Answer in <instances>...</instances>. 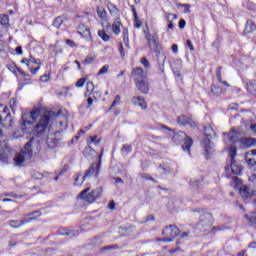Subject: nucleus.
I'll list each match as a JSON object with an SVG mask.
<instances>
[{
    "mask_svg": "<svg viewBox=\"0 0 256 256\" xmlns=\"http://www.w3.org/2000/svg\"><path fill=\"white\" fill-rule=\"evenodd\" d=\"M59 115H61V111H58L57 113L53 111L44 112V114L41 116L39 122L36 124L34 128V135H43L47 127H49V124L53 123V121H55V119H57Z\"/></svg>",
    "mask_w": 256,
    "mask_h": 256,
    "instance_id": "nucleus-1",
    "label": "nucleus"
},
{
    "mask_svg": "<svg viewBox=\"0 0 256 256\" xmlns=\"http://www.w3.org/2000/svg\"><path fill=\"white\" fill-rule=\"evenodd\" d=\"M39 117V110H32L30 112H24L22 114V125L21 130H18L13 133L14 139H19V137H23L25 133H29L27 131V125H33L35 121H37V118Z\"/></svg>",
    "mask_w": 256,
    "mask_h": 256,
    "instance_id": "nucleus-2",
    "label": "nucleus"
},
{
    "mask_svg": "<svg viewBox=\"0 0 256 256\" xmlns=\"http://www.w3.org/2000/svg\"><path fill=\"white\" fill-rule=\"evenodd\" d=\"M213 214L203 213L200 216L199 222L195 226L197 233H211V231H219V227H213Z\"/></svg>",
    "mask_w": 256,
    "mask_h": 256,
    "instance_id": "nucleus-3",
    "label": "nucleus"
},
{
    "mask_svg": "<svg viewBox=\"0 0 256 256\" xmlns=\"http://www.w3.org/2000/svg\"><path fill=\"white\" fill-rule=\"evenodd\" d=\"M204 135L205 138L202 141V146L204 147L206 159H209V155L215 153V144L211 142V139H213V135H215V131H213V128L211 126L205 127Z\"/></svg>",
    "mask_w": 256,
    "mask_h": 256,
    "instance_id": "nucleus-4",
    "label": "nucleus"
},
{
    "mask_svg": "<svg viewBox=\"0 0 256 256\" xmlns=\"http://www.w3.org/2000/svg\"><path fill=\"white\" fill-rule=\"evenodd\" d=\"M31 145H33V139H30V141L25 144L24 148L18 154H16L14 157L16 167H21L24 161H29V159L33 157Z\"/></svg>",
    "mask_w": 256,
    "mask_h": 256,
    "instance_id": "nucleus-5",
    "label": "nucleus"
},
{
    "mask_svg": "<svg viewBox=\"0 0 256 256\" xmlns=\"http://www.w3.org/2000/svg\"><path fill=\"white\" fill-rule=\"evenodd\" d=\"M172 141L176 144L179 145L180 143L184 144L182 145L183 151H186L189 155H191V147H193V138L187 136V134L183 131L177 132L174 134L172 137Z\"/></svg>",
    "mask_w": 256,
    "mask_h": 256,
    "instance_id": "nucleus-6",
    "label": "nucleus"
},
{
    "mask_svg": "<svg viewBox=\"0 0 256 256\" xmlns=\"http://www.w3.org/2000/svg\"><path fill=\"white\" fill-rule=\"evenodd\" d=\"M179 233H181V231L177 228V226L168 225L162 231V235L164 236L162 241L164 243H171L175 237H179Z\"/></svg>",
    "mask_w": 256,
    "mask_h": 256,
    "instance_id": "nucleus-7",
    "label": "nucleus"
},
{
    "mask_svg": "<svg viewBox=\"0 0 256 256\" xmlns=\"http://www.w3.org/2000/svg\"><path fill=\"white\" fill-rule=\"evenodd\" d=\"M0 125L2 127L9 128L13 125V119L11 118V112L9 107L0 105Z\"/></svg>",
    "mask_w": 256,
    "mask_h": 256,
    "instance_id": "nucleus-8",
    "label": "nucleus"
},
{
    "mask_svg": "<svg viewBox=\"0 0 256 256\" xmlns=\"http://www.w3.org/2000/svg\"><path fill=\"white\" fill-rule=\"evenodd\" d=\"M101 159H103V148L99 155L98 163L91 164V166L86 170V172L83 176V181H85L88 177H91V175H93V173H95V169H96L95 177H99V173L101 171Z\"/></svg>",
    "mask_w": 256,
    "mask_h": 256,
    "instance_id": "nucleus-9",
    "label": "nucleus"
},
{
    "mask_svg": "<svg viewBox=\"0 0 256 256\" xmlns=\"http://www.w3.org/2000/svg\"><path fill=\"white\" fill-rule=\"evenodd\" d=\"M144 34L146 37V41L148 43V47L152 51H157V49L159 47V35L157 34V32L151 33L147 30H144Z\"/></svg>",
    "mask_w": 256,
    "mask_h": 256,
    "instance_id": "nucleus-10",
    "label": "nucleus"
},
{
    "mask_svg": "<svg viewBox=\"0 0 256 256\" xmlns=\"http://www.w3.org/2000/svg\"><path fill=\"white\" fill-rule=\"evenodd\" d=\"M148 75H149V71L144 70L141 67L133 68L131 72V77L135 83H139L140 81L147 80Z\"/></svg>",
    "mask_w": 256,
    "mask_h": 256,
    "instance_id": "nucleus-11",
    "label": "nucleus"
},
{
    "mask_svg": "<svg viewBox=\"0 0 256 256\" xmlns=\"http://www.w3.org/2000/svg\"><path fill=\"white\" fill-rule=\"evenodd\" d=\"M78 198H80L82 201H85L86 203H95V197L93 196L91 188L82 190L78 195Z\"/></svg>",
    "mask_w": 256,
    "mask_h": 256,
    "instance_id": "nucleus-12",
    "label": "nucleus"
},
{
    "mask_svg": "<svg viewBox=\"0 0 256 256\" xmlns=\"http://www.w3.org/2000/svg\"><path fill=\"white\" fill-rule=\"evenodd\" d=\"M31 221H35V218H24L22 220H10L9 225L12 229H19L23 227V225H27V223H31Z\"/></svg>",
    "mask_w": 256,
    "mask_h": 256,
    "instance_id": "nucleus-13",
    "label": "nucleus"
},
{
    "mask_svg": "<svg viewBox=\"0 0 256 256\" xmlns=\"http://www.w3.org/2000/svg\"><path fill=\"white\" fill-rule=\"evenodd\" d=\"M177 122L179 125H189V127H197V122H195L194 120L185 115L179 116L177 118Z\"/></svg>",
    "mask_w": 256,
    "mask_h": 256,
    "instance_id": "nucleus-14",
    "label": "nucleus"
},
{
    "mask_svg": "<svg viewBox=\"0 0 256 256\" xmlns=\"http://www.w3.org/2000/svg\"><path fill=\"white\" fill-rule=\"evenodd\" d=\"M135 85L138 91H141L143 95L149 94V81L147 79L142 80L140 82H136Z\"/></svg>",
    "mask_w": 256,
    "mask_h": 256,
    "instance_id": "nucleus-15",
    "label": "nucleus"
},
{
    "mask_svg": "<svg viewBox=\"0 0 256 256\" xmlns=\"http://www.w3.org/2000/svg\"><path fill=\"white\" fill-rule=\"evenodd\" d=\"M245 161L247 165L250 167H255L256 165V150H251L250 152H247L245 155Z\"/></svg>",
    "mask_w": 256,
    "mask_h": 256,
    "instance_id": "nucleus-16",
    "label": "nucleus"
},
{
    "mask_svg": "<svg viewBox=\"0 0 256 256\" xmlns=\"http://www.w3.org/2000/svg\"><path fill=\"white\" fill-rule=\"evenodd\" d=\"M132 103H133V105L140 107L144 111L147 110V102L145 101V98H143L141 96H134L132 98Z\"/></svg>",
    "mask_w": 256,
    "mask_h": 256,
    "instance_id": "nucleus-17",
    "label": "nucleus"
},
{
    "mask_svg": "<svg viewBox=\"0 0 256 256\" xmlns=\"http://www.w3.org/2000/svg\"><path fill=\"white\" fill-rule=\"evenodd\" d=\"M230 169L233 175H241V171H243V166L241 164L237 163V161L232 160L230 162Z\"/></svg>",
    "mask_w": 256,
    "mask_h": 256,
    "instance_id": "nucleus-18",
    "label": "nucleus"
},
{
    "mask_svg": "<svg viewBox=\"0 0 256 256\" xmlns=\"http://www.w3.org/2000/svg\"><path fill=\"white\" fill-rule=\"evenodd\" d=\"M122 25L123 24L121 23V18H115L112 24V32L114 35H120Z\"/></svg>",
    "mask_w": 256,
    "mask_h": 256,
    "instance_id": "nucleus-19",
    "label": "nucleus"
},
{
    "mask_svg": "<svg viewBox=\"0 0 256 256\" xmlns=\"http://www.w3.org/2000/svg\"><path fill=\"white\" fill-rule=\"evenodd\" d=\"M255 30H256L255 22H253V20H247L243 34L249 35V33H253V31Z\"/></svg>",
    "mask_w": 256,
    "mask_h": 256,
    "instance_id": "nucleus-20",
    "label": "nucleus"
},
{
    "mask_svg": "<svg viewBox=\"0 0 256 256\" xmlns=\"http://www.w3.org/2000/svg\"><path fill=\"white\" fill-rule=\"evenodd\" d=\"M227 137L232 143H237V141H239V131L232 128L230 133L227 134Z\"/></svg>",
    "mask_w": 256,
    "mask_h": 256,
    "instance_id": "nucleus-21",
    "label": "nucleus"
},
{
    "mask_svg": "<svg viewBox=\"0 0 256 256\" xmlns=\"http://www.w3.org/2000/svg\"><path fill=\"white\" fill-rule=\"evenodd\" d=\"M108 11L112 17H115V19H121L119 8H117V6H115V4H110L108 6Z\"/></svg>",
    "mask_w": 256,
    "mask_h": 256,
    "instance_id": "nucleus-22",
    "label": "nucleus"
},
{
    "mask_svg": "<svg viewBox=\"0 0 256 256\" xmlns=\"http://www.w3.org/2000/svg\"><path fill=\"white\" fill-rule=\"evenodd\" d=\"M67 21V18L64 16H58L53 21V27H56V29H59L64 23Z\"/></svg>",
    "mask_w": 256,
    "mask_h": 256,
    "instance_id": "nucleus-23",
    "label": "nucleus"
},
{
    "mask_svg": "<svg viewBox=\"0 0 256 256\" xmlns=\"http://www.w3.org/2000/svg\"><path fill=\"white\" fill-rule=\"evenodd\" d=\"M59 235H63L65 237H77V235H79V232L62 229L59 231Z\"/></svg>",
    "mask_w": 256,
    "mask_h": 256,
    "instance_id": "nucleus-24",
    "label": "nucleus"
},
{
    "mask_svg": "<svg viewBox=\"0 0 256 256\" xmlns=\"http://www.w3.org/2000/svg\"><path fill=\"white\" fill-rule=\"evenodd\" d=\"M246 89L250 95H256V82L255 81H249L246 84Z\"/></svg>",
    "mask_w": 256,
    "mask_h": 256,
    "instance_id": "nucleus-25",
    "label": "nucleus"
},
{
    "mask_svg": "<svg viewBox=\"0 0 256 256\" xmlns=\"http://www.w3.org/2000/svg\"><path fill=\"white\" fill-rule=\"evenodd\" d=\"M93 91H95V85L93 82H87L86 83V92L84 93L85 97H91L93 94Z\"/></svg>",
    "mask_w": 256,
    "mask_h": 256,
    "instance_id": "nucleus-26",
    "label": "nucleus"
},
{
    "mask_svg": "<svg viewBox=\"0 0 256 256\" xmlns=\"http://www.w3.org/2000/svg\"><path fill=\"white\" fill-rule=\"evenodd\" d=\"M241 143H243V145H246V147H253L256 145V139L255 138H243L241 140Z\"/></svg>",
    "mask_w": 256,
    "mask_h": 256,
    "instance_id": "nucleus-27",
    "label": "nucleus"
},
{
    "mask_svg": "<svg viewBox=\"0 0 256 256\" xmlns=\"http://www.w3.org/2000/svg\"><path fill=\"white\" fill-rule=\"evenodd\" d=\"M46 143L48 147H50V149H53V147H55L57 143H59V139H56L55 137L50 136L46 139Z\"/></svg>",
    "mask_w": 256,
    "mask_h": 256,
    "instance_id": "nucleus-28",
    "label": "nucleus"
},
{
    "mask_svg": "<svg viewBox=\"0 0 256 256\" xmlns=\"http://www.w3.org/2000/svg\"><path fill=\"white\" fill-rule=\"evenodd\" d=\"M92 195H93L95 201H97V199H101V195H103V188L98 187L95 190H92Z\"/></svg>",
    "mask_w": 256,
    "mask_h": 256,
    "instance_id": "nucleus-29",
    "label": "nucleus"
},
{
    "mask_svg": "<svg viewBox=\"0 0 256 256\" xmlns=\"http://www.w3.org/2000/svg\"><path fill=\"white\" fill-rule=\"evenodd\" d=\"M0 24L3 25V27H9V15H0Z\"/></svg>",
    "mask_w": 256,
    "mask_h": 256,
    "instance_id": "nucleus-30",
    "label": "nucleus"
},
{
    "mask_svg": "<svg viewBox=\"0 0 256 256\" xmlns=\"http://www.w3.org/2000/svg\"><path fill=\"white\" fill-rule=\"evenodd\" d=\"M211 93H213L215 95V97H219V95H221V93H223V90L219 86L212 85Z\"/></svg>",
    "mask_w": 256,
    "mask_h": 256,
    "instance_id": "nucleus-31",
    "label": "nucleus"
},
{
    "mask_svg": "<svg viewBox=\"0 0 256 256\" xmlns=\"http://www.w3.org/2000/svg\"><path fill=\"white\" fill-rule=\"evenodd\" d=\"M98 36L100 38H102V41H105V42L110 41V39H111V36H109L107 34V32H105V30H99L98 31Z\"/></svg>",
    "mask_w": 256,
    "mask_h": 256,
    "instance_id": "nucleus-32",
    "label": "nucleus"
},
{
    "mask_svg": "<svg viewBox=\"0 0 256 256\" xmlns=\"http://www.w3.org/2000/svg\"><path fill=\"white\" fill-rule=\"evenodd\" d=\"M27 217H30V219L34 218L35 221L37 217H41V211H34L24 215V219H27Z\"/></svg>",
    "mask_w": 256,
    "mask_h": 256,
    "instance_id": "nucleus-33",
    "label": "nucleus"
},
{
    "mask_svg": "<svg viewBox=\"0 0 256 256\" xmlns=\"http://www.w3.org/2000/svg\"><path fill=\"white\" fill-rule=\"evenodd\" d=\"M83 183H85V180H83V177H81V174H78L74 180V185L76 187H81Z\"/></svg>",
    "mask_w": 256,
    "mask_h": 256,
    "instance_id": "nucleus-34",
    "label": "nucleus"
},
{
    "mask_svg": "<svg viewBox=\"0 0 256 256\" xmlns=\"http://www.w3.org/2000/svg\"><path fill=\"white\" fill-rule=\"evenodd\" d=\"M140 63L141 65H143V67H145V71L151 68V63H149V60H147V57H142L140 59Z\"/></svg>",
    "mask_w": 256,
    "mask_h": 256,
    "instance_id": "nucleus-35",
    "label": "nucleus"
},
{
    "mask_svg": "<svg viewBox=\"0 0 256 256\" xmlns=\"http://www.w3.org/2000/svg\"><path fill=\"white\" fill-rule=\"evenodd\" d=\"M230 159L231 161H235V157H237V149L235 147H230Z\"/></svg>",
    "mask_w": 256,
    "mask_h": 256,
    "instance_id": "nucleus-36",
    "label": "nucleus"
},
{
    "mask_svg": "<svg viewBox=\"0 0 256 256\" xmlns=\"http://www.w3.org/2000/svg\"><path fill=\"white\" fill-rule=\"evenodd\" d=\"M122 155H129L131 153V146L130 145H124L121 149Z\"/></svg>",
    "mask_w": 256,
    "mask_h": 256,
    "instance_id": "nucleus-37",
    "label": "nucleus"
},
{
    "mask_svg": "<svg viewBox=\"0 0 256 256\" xmlns=\"http://www.w3.org/2000/svg\"><path fill=\"white\" fill-rule=\"evenodd\" d=\"M140 177L142 179H145L146 181H152V183H157V180H155L153 177H151L149 174H141Z\"/></svg>",
    "mask_w": 256,
    "mask_h": 256,
    "instance_id": "nucleus-38",
    "label": "nucleus"
},
{
    "mask_svg": "<svg viewBox=\"0 0 256 256\" xmlns=\"http://www.w3.org/2000/svg\"><path fill=\"white\" fill-rule=\"evenodd\" d=\"M93 61H95V57L93 56H87L84 61H83V65H91V63H93Z\"/></svg>",
    "mask_w": 256,
    "mask_h": 256,
    "instance_id": "nucleus-39",
    "label": "nucleus"
},
{
    "mask_svg": "<svg viewBox=\"0 0 256 256\" xmlns=\"http://www.w3.org/2000/svg\"><path fill=\"white\" fill-rule=\"evenodd\" d=\"M105 73H109V65H104L97 73V75H105Z\"/></svg>",
    "mask_w": 256,
    "mask_h": 256,
    "instance_id": "nucleus-40",
    "label": "nucleus"
},
{
    "mask_svg": "<svg viewBox=\"0 0 256 256\" xmlns=\"http://www.w3.org/2000/svg\"><path fill=\"white\" fill-rule=\"evenodd\" d=\"M120 103H121V96L116 95L114 101L112 102V105L110 106V109H112L116 105H119Z\"/></svg>",
    "mask_w": 256,
    "mask_h": 256,
    "instance_id": "nucleus-41",
    "label": "nucleus"
},
{
    "mask_svg": "<svg viewBox=\"0 0 256 256\" xmlns=\"http://www.w3.org/2000/svg\"><path fill=\"white\" fill-rule=\"evenodd\" d=\"M178 7H184V13H191V5L190 4H178Z\"/></svg>",
    "mask_w": 256,
    "mask_h": 256,
    "instance_id": "nucleus-42",
    "label": "nucleus"
},
{
    "mask_svg": "<svg viewBox=\"0 0 256 256\" xmlns=\"http://www.w3.org/2000/svg\"><path fill=\"white\" fill-rule=\"evenodd\" d=\"M97 13H98V17H100V19H105V17H107V12H105L104 9L97 10Z\"/></svg>",
    "mask_w": 256,
    "mask_h": 256,
    "instance_id": "nucleus-43",
    "label": "nucleus"
},
{
    "mask_svg": "<svg viewBox=\"0 0 256 256\" xmlns=\"http://www.w3.org/2000/svg\"><path fill=\"white\" fill-rule=\"evenodd\" d=\"M188 237H189V232H183V233L181 234V236L179 237L178 241H177V245H179V243H181V241H182L183 239H187Z\"/></svg>",
    "mask_w": 256,
    "mask_h": 256,
    "instance_id": "nucleus-44",
    "label": "nucleus"
},
{
    "mask_svg": "<svg viewBox=\"0 0 256 256\" xmlns=\"http://www.w3.org/2000/svg\"><path fill=\"white\" fill-rule=\"evenodd\" d=\"M241 195H244L245 197H249V189L247 186H244L243 188H240Z\"/></svg>",
    "mask_w": 256,
    "mask_h": 256,
    "instance_id": "nucleus-45",
    "label": "nucleus"
},
{
    "mask_svg": "<svg viewBox=\"0 0 256 256\" xmlns=\"http://www.w3.org/2000/svg\"><path fill=\"white\" fill-rule=\"evenodd\" d=\"M246 219H248L249 223H251V225H256V214H254L253 216H246Z\"/></svg>",
    "mask_w": 256,
    "mask_h": 256,
    "instance_id": "nucleus-46",
    "label": "nucleus"
},
{
    "mask_svg": "<svg viewBox=\"0 0 256 256\" xmlns=\"http://www.w3.org/2000/svg\"><path fill=\"white\" fill-rule=\"evenodd\" d=\"M141 25H143V23L141 22V19L139 18L134 19V27H136V29H141Z\"/></svg>",
    "mask_w": 256,
    "mask_h": 256,
    "instance_id": "nucleus-47",
    "label": "nucleus"
},
{
    "mask_svg": "<svg viewBox=\"0 0 256 256\" xmlns=\"http://www.w3.org/2000/svg\"><path fill=\"white\" fill-rule=\"evenodd\" d=\"M118 50H119V53H120L122 59H124L125 58V49L123 48V43H120Z\"/></svg>",
    "mask_w": 256,
    "mask_h": 256,
    "instance_id": "nucleus-48",
    "label": "nucleus"
},
{
    "mask_svg": "<svg viewBox=\"0 0 256 256\" xmlns=\"http://www.w3.org/2000/svg\"><path fill=\"white\" fill-rule=\"evenodd\" d=\"M85 78H80L77 82H76V87H83V85H85Z\"/></svg>",
    "mask_w": 256,
    "mask_h": 256,
    "instance_id": "nucleus-49",
    "label": "nucleus"
},
{
    "mask_svg": "<svg viewBox=\"0 0 256 256\" xmlns=\"http://www.w3.org/2000/svg\"><path fill=\"white\" fill-rule=\"evenodd\" d=\"M190 186L194 187V188L195 187L199 188V187H201V182L190 180Z\"/></svg>",
    "mask_w": 256,
    "mask_h": 256,
    "instance_id": "nucleus-50",
    "label": "nucleus"
},
{
    "mask_svg": "<svg viewBox=\"0 0 256 256\" xmlns=\"http://www.w3.org/2000/svg\"><path fill=\"white\" fill-rule=\"evenodd\" d=\"M91 143H94V145H99L101 143V139L97 140V136L90 137Z\"/></svg>",
    "mask_w": 256,
    "mask_h": 256,
    "instance_id": "nucleus-51",
    "label": "nucleus"
},
{
    "mask_svg": "<svg viewBox=\"0 0 256 256\" xmlns=\"http://www.w3.org/2000/svg\"><path fill=\"white\" fill-rule=\"evenodd\" d=\"M50 76L49 74H44L40 77V80L42 81V83H47V81H49Z\"/></svg>",
    "mask_w": 256,
    "mask_h": 256,
    "instance_id": "nucleus-52",
    "label": "nucleus"
},
{
    "mask_svg": "<svg viewBox=\"0 0 256 256\" xmlns=\"http://www.w3.org/2000/svg\"><path fill=\"white\" fill-rule=\"evenodd\" d=\"M186 45L190 49V51H195V47L193 46V42L191 40H187Z\"/></svg>",
    "mask_w": 256,
    "mask_h": 256,
    "instance_id": "nucleus-53",
    "label": "nucleus"
},
{
    "mask_svg": "<svg viewBox=\"0 0 256 256\" xmlns=\"http://www.w3.org/2000/svg\"><path fill=\"white\" fill-rule=\"evenodd\" d=\"M212 45L215 47V49H219V47H221V40H219V38L216 39Z\"/></svg>",
    "mask_w": 256,
    "mask_h": 256,
    "instance_id": "nucleus-54",
    "label": "nucleus"
},
{
    "mask_svg": "<svg viewBox=\"0 0 256 256\" xmlns=\"http://www.w3.org/2000/svg\"><path fill=\"white\" fill-rule=\"evenodd\" d=\"M178 25L179 29H185V25H187V22L185 21V19H181Z\"/></svg>",
    "mask_w": 256,
    "mask_h": 256,
    "instance_id": "nucleus-55",
    "label": "nucleus"
},
{
    "mask_svg": "<svg viewBox=\"0 0 256 256\" xmlns=\"http://www.w3.org/2000/svg\"><path fill=\"white\" fill-rule=\"evenodd\" d=\"M28 61H29V63H35L36 65H39L41 63V61L35 59V57H33V56H30Z\"/></svg>",
    "mask_w": 256,
    "mask_h": 256,
    "instance_id": "nucleus-56",
    "label": "nucleus"
},
{
    "mask_svg": "<svg viewBox=\"0 0 256 256\" xmlns=\"http://www.w3.org/2000/svg\"><path fill=\"white\" fill-rule=\"evenodd\" d=\"M10 107L11 109H15L17 107V102L15 98L10 99Z\"/></svg>",
    "mask_w": 256,
    "mask_h": 256,
    "instance_id": "nucleus-57",
    "label": "nucleus"
},
{
    "mask_svg": "<svg viewBox=\"0 0 256 256\" xmlns=\"http://www.w3.org/2000/svg\"><path fill=\"white\" fill-rule=\"evenodd\" d=\"M66 45H68L69 47H76L75 42L71 39L66 40Z\"/></svg>",
    "mask_w": 256,
    "mask_h": 256,
    "instance_id": "nucleus-58",
    "label": "nucleus"
},
{
    "mask_svg": "<svg viewBox=\"0 0 256 256\" xmlns=\"http://www.w3.org/2000/svg\"><path fill=\"white\" fill-rule=\"evenodd\" d=\"M15 51L17 55H23V48L21 46L16 47Z\"/></svg>",
    "mask_w": 256,
    "mask_h": 256,
    "instance_id": "nucleus-59",
    "label": "nucleus"
},
{
    "mask_svg": "<svg viewBox=\"0 0 256 256\" xmlns=\"http://www.w3.org/2000/svg\"><path fill=\"white\" fill-rule=\"evenodd\" d=\"M172 51L175 54L179 53V46H177V44H173L172 45Z\"/></svg>",
    "mask_w": 256,
    "mask_h": 256,
    "instance_id": "nucleus-60",
    "label": "nucleus"
},
{
    "mask_svg": "<svg viewBox=\"0 0 256 256\" xmlns=\"http://www.w3.org/2000/svg\"><path fill=\"white\" fill-rule=\"evenodd\" d=\"M108 209H110V211H114V209H115V202L111 201V202L108 204Z\"/></svg>",
    "mask_w": 256,
    "mask_h": 256,
    "instance_id": "nucleus-61",
    "label": "nucleus"
},
{
    "mask_svg": "<svg viewBox=\"0 0 256 256\" xmlns=\"http://www.w3.org/2000/svg\"><path fill=\"white\" fill-rule=\"evenodd\" d=\"M124 45L129 49V37H123Z\"/></svg>",
    "mask_w": 256,
    "mask_h": 256,
    "instance_id": "nucleus-62",
    "label": "nucleus"
},
{
    "mask_svg": "<svg viewBox=\"0 0 256 256\" xmlns=\"http://www.w3.org/2000/svg\"><path fill=\"white\" fill-rule=\"evenodd\" d=\"M248 248H249V249H256V241L251 242V243L248 245Z\"/></svg>",
    "mask_w": 256,
    "mask_h": 256,
    "instance_id": "nucleus-63",
    "label": "nucleus"
},
{
    "mask_svg": "<svg viewBox=\"0 0 256 256\" xmlns=\"http://www.w3.org/2000/svg\"><path fill=\"white\" fill-rule=\"evenodd\" d=\"M250 129H251V131H252L253 133H256V124H252V125L250 126Z\"/></svg>",
    "mask_w": 256,
    "mask_h": 256,
    "instance_id": "nucleus-64",
    "label": "nucleus"
}]
</instances>
